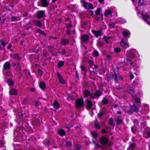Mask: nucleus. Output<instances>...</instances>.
<instances>
[{
	"label": "nucleus",
	"mask_w": 150,
	"mask_h": 150,
	"mask_svg": "<svg viewBox=\"0 0 150 150\" xmlns=\"http://www.w3.org/2000/svg\"><path fill=\"white\" fill-rule=\"evenodd\" d=\"M35 14L36 17L38 19L42 18V20L41 21L43 22L44 23V20L45 19L46 16L45 11L43 10L38 11H37Z\"/></svg>",
	"instance_id": "f03ea898"
},
{
	"label": "nucleus",
	"mask_w": 150,
	"mask_h": 150,
	"mask_svg": "<svg viewBox=\"0 0 150 150\" xmlns=\"http://www.w3.org/2000/svg\"><path fill=\"white\" fill-rule=\"evenodd\" d=\"M57 75L59 79V81L62 83L63 84H64L65 83V82L64 79L62 77V76L60 74L59 72L57 73Z\"/></svg>",
	"instance_id": "ddd939ff"
},
{
	"label": "nucleus",
	"mask_w": 150,
	"mask_h": 150,
	"mask_svg": "<svg viewBox=\"0 0 150 150\" xmlns=\"http://www.w3.org/2000/svg\"><path fill=\"white\" fill-rule=\"evenodd\" d=\"M109 124L111 126H113V120L112 118H110L109 121Z\"/></svg>",
	"instance_id": "3c124183"
},
{
	"label": "nucleus",
	"mask_w": 150,
	"mask_h": 150,
	"mask_svg": "<svg viewBox=\"0 0 150 150\" xmlns=\"http://www.w3.org/2000/svg\"><path fill=\"white\" fill-rule=\"evenodd\" d=\"M108 141V137L106 135L105 136L102 137L100 139V142L102 144L105 145H106Z\"/></svg>",
	"instance_id": "20e7f679"
},
{
	"label": "nucleus",
	"mask_w": 150,
	"mask_h": 150,
	"mask_svg": "<svg viewBox=\"0 0 150 150\" xmlns=\"http://www.w3.org/2000/svg\"><path fill=\"white\" fill-rule=\"evenodd\" d=\"M96 14L97 15H101L102 17H103V15L100 12V8H98L95 11Z\"/></svg>",
	"instance_id": "72a5a7b5"
},
{
	"label": "nucleus",
	"mask_w": 150,
	"mask_h": 150,
	"mask_svg": "<svg viewBox=\"0 0 150 150\" xmlns=\"http://www.w3.org/2000/svg\"><path fill=\"white\" fill-rule=\"evenodd\" d=\"M83 6L85 8L87 9H93L94 8V7L92 4L85 1H83Z\"/></svg>",
	"instance_id": "39448f33"
},
{
	"label": "nucleus",
	"mask_w": 150,
	"mask_h": 150,
	"mask_svg": "<svg viewBox=\"0 0 150 150\" xmlns=\"http://www.w3.org/2000/svg\"><path fill=\"white\" fill-rule=\"evenodd\" d=\"M126 60H127L128 64H130L131 65H132V63L131 62V61L130 59H127Z\"/></svg>",
	"instance_id": "680f3d73"
},
{
	"label": "nucleus",
	"mask_w": 150,
	"mask_h": 150,
	"mask_svg": "<svg viewBox=\"0 0 150 150\" xmlns=\"http://www.w3.org/2000/svg\"><path fill=\"white\" fill-rule=\"evenodd\" d=\"M136 145V144L134 142L131 143L129 146L127 148V150H134Z\"/></svg>",
	"instance_id": "dca6fc26"
},
{
	"label": "nucleus",
	"mask_w": 150,
	"mask_h": 150,
	"mask_svg": "<svg viewBox=\"0 0 150 150\" xmlns=\"http://www.w3.org/2000/svg\"><path fill=\"white\" fill-rule=\"evenodd\" d=\"M115 120L117 125H119L123 122L122 120L119 118H115Z\"/></svg>",
	"instance_id": "c85d7f7f"
},
{
	"label": "nucleus",
	"mask_w": 150,
	"mask_h": 150,
	"mask_svg": "<svg viewBox=\"0 0 150 150\" xmlns=\"http://www.w3.org/2000/svg\"><path fill=\"white\" fill-rule=\"evenodd\" d=\"M101 132L102 134L106 133L107 132L104 129H102L101 130Z\"/></svg>",
	"instance_id": "69168bd1"
},
{
	"label": "nucleus",
	"mask_w": 150,
	"mask_h": 150,
	"mask_svg": "<svg viewBox=\"0 0 150 150\" xmlns=\"http://www.w3.org/2000/svg\"><path fill=\"white\" fill-rule=\"evenodd\" d=\"M11 21L13 22L14 21H19L20 19V18H19L18 17L17 18L16 17L13 16L11 18Z\"/></svg>",
	"instance_id": "58836bf2"
},
{
	"label": "nucleus",
	"mask_w": 150,
	"mask_h": 150,
	"mask_svg": "<svg viewBox=\"0 0 150 150\" xmlns=\"http://www.w3.org/2000/svg\"><path fill=\"white\" fill-rule=\"evenodd\" d=\"M75 148L73 149V150H79L81 149V147L78 145H74Z\"/></svg>",
	"instance_id": "de8ad7c7"
},
{
	"label": "nucleus",
	"mask_w": 150,
	"mask_h": 150,
	"mask_svg": "<svg viewBox=\"0 0 150 150\" xmlns=\"http://www.w3.org/2000/svg\"><path fill=\"white\" fill-rule=\"evenodd\" d=\"M146 1V0H138V4L141 6H143Z\"/></svg>",
	"instance_id": "473e14b6"
},
{
	"label": "nucleus",
	"mask_w": 150,
	"mask_h": 150,
	"mask_svg": "<svg viewBox=\"0 0 150 150\" xmlns=\"http://www.w3.org/2000/svg\"><path fill=\"white\" fill-rule=\"evenodd\" d=\"M134 76L132 74V73L130 74V79H132L134 78Z\"/></svg>",
	"instance_id": "e2e57ef3"
},
{
	"label": "nucleus",
	"mask_w": 150,
	"mask_h": 150,
	"mask_svg": "<svg viewBox=\"0 0 150 150\" xmlns=\"http://www.w3.org/2000/svg\"><path fill=\"white\" fill-rule=\"evenodd\" d=\"M97 45L99 46L102 47L104 45V42L100 41H99L97 43Z\"/></svg>",
	"instance_id": "49530a36"
},
{
	"label": "nucleus",
	"mask_w": 150,
	"mask_h": 150,
	"mask_svg": "<svg viewBox=\"0 0 150 150\" xmlns=\"http://www.w3.org/2000/svg\"><path fill=\"white\" fill-rule=\"evenodd\" d=\"M134 100L136 103L138 104V106H139L140 104L139 99L138 98L136 97L135 98Z\"/></svg>",
	"instance_id": "c03bdc74"
},
{
	"label": "nucleus",
	"mask_w": 150,
	"mask_h": 150,
	"mask_svg": "<svg viewBox=\"0 0 150 150\" xmlns=\"http://www.w3.org/2000/svg\"><path fill=\"white\" fill-rule=\"evenodd\" d=\"M142 16L144 20L147 23L150 25V16L146 14H143Z\"/></svg>",
	"instance_id": "6e6552de"
},
{
	"label": "nucleus",
	"mask_w": 150,
	"mask_h": 150,
	"mask_svg": "<svg viewBox=\"0 0 150 150\" xmlns=\"http://www.w3.org/2000/svg\"><path fill=\"white\" fill-rule=\"evenodd\" d=\"M41 3L42 6L43 7H46L48 6L49 4L47 0H41Z\"/></svg>",
	"instance_id": "a211bd4d"
},
{
	"label": "nucleus",
	"mask_w": 150,
	"mask_h": 150,
	"mask_svg": "<svg viewBox=\"0 0 150 150\" xmlns=\"http://www.w3.org/2000/svg\"><path fill=\"white\" fill-rule=\"evenodd\" d=\"M81 38L82 40L84 42H86L88 40V36L86 35H84L81 36Z\"/></svg>",
	"instance_id": "5701e85b"
},
{
	"label": "nucleus",
	"mask_w": 150,
	"mask_h": 150,
	"mask_svg": "<svg viewBox=\"0 0 150 150\" xmlns=\"http://www.w3.org/2000/svg\"><path fill=\"white\" fill-rule=\"evenodd\" d=\"M86 108L88 110L91 109L93 106L92 102L89 99H87L86 103Z\"/></svg>",
	"instance_id": "9d476101"
},
{
	"label": "nucleus",
	"mask_w": 150,
	"mask_h": 150,
	"mask_svg": "<svg viewBox=\"0 0 150 150\" xmlns=\"http://www.w3.org/2000/svg\"><path fill=\"white\" fill-rule=\"evenodd\" d=\"M117 21L118 22L120 23H126V21L125 19L121 18H118L117 19Z\"/></svg>",
	"instance_id": "c9c22d12"
},
{
	"label": "nucleus",
	"mask_w": 150,
	"mask_h": 150,
	"mask_svg": "<svg viewBox=\"0 0 150 150\" xmlns=\"http://www.w3.org/2000/svg\"><path fill=\"white\" fill-rule=\"evenodd\" d=\"M17 91L14 88H11L9 92L10 95H15L17 94Z\"/></svg>",
	"instance_id": "2eb2a0df"
},
{
	"label": "nucleus",
	"mask_w": 150,
	"mask_h": 150,
	"mask_svg": "<svg viewBox=\"0 0 150 150\" xmlns=\"http://www.w3.org/2000/svg\"><path fill=\"white\" fill-rule=\"evenodd\" d=\"M133 122L136 124L137 125H138V120L136 119H134L133 120Z\"/></svg>",
	"instance_id": "052dcab7"
},
{
	"label": "nucleus",
	"mask_w": 150,
	"mask_h": 150,
	"mask_svg": "<svg viewBox=\"0 0 150 150\" xmlns=\"http://www.w3.org/2000/svg\"><path fill=\"white\" fill-rule=\"evenodd\" d=\"M93 33L94 35L95 36L98 37V36L101 35L102 31L101 30L98 31L93 30Z\"/></svg>",
	"instance_id": "f3484780"
},
{
	"label": "nucleus",
	"mask_w": 150,
	"mask_h": 150,
	"mask_svg": "<svg viewBox=\"0 0 150 150\" xmlns=\"http://www.w3.org/2000/svg\"><path fill=\"white\" fill-rule=\"evenodd\" d=\"M75 105L76 107L79 108L84 105V101L83 99H78L75 101Z\"/></svg>",
	"instance_id": "423d86ee"
},
{
	"label": "nucleus",
	"mask_w": 150,
	"mask_h": 150,
	"mask_svg": "<svg viewBox=\"0 0 150 150\" xmlns=\"http://www.w3.org/2000/svg\"><path fill=\"white\" fill-rule=\"evenodd\" d=\"M114 25L115 24L114 23L110 24L109 25V26L110 27H111V28H114Z\"/></svg>",
	"instance_id": "338daca9"
},
{
	"label": "nucleus",
	"mask_w": 150,
	"mask_h": 150,
	"mask_svg": "<svg viewBox=\"0 0 150 150\" xmlns=\"http://www.w3.org/2000/svg\"><path fill=\"white\" fill-rule=\"evenodd\" d=\"M11 64L9 62H7L5 63L3 66V70L5 71V70H8L10 69Z\"/></svg>",
	"instance_id": "9b49d317"
},
{
	"label": "nucleus",
	"mask_w": 150,
	"mask_h": 150,
	"mask_svg": "<svg viewBox=\"0 0 150 150\" xmlns=\"http://www.w3.org/2000/svg\"><path fill=\"white\" fill-rule=\"evenodd\" d=\"M121 46H122L124 48H127L129 47L128 45L123 40L120 43Z\"/></svg>",
	"instance_id": "bb28decb"
},
{
	"label": "nucleus",
	"mask_w": 150,
	"mask_h": 150,
	"mask_svg": "<svg viewBox=\"0 0 150 150\" xmlns=\"http://www.w3.org/2000/svg\"><path fill=\"white\" fill-rule=\"evenodd\" d=\"M15 69H16V71L18 72H20V73H21V69L19 63H17V65L16 67L15 68Z\"/></svg>",
	"instance_id": "7c9ffc66"
},
{
	"label": "nucleus",
	"mask_w": 150,
	"mask_h": 150,
	"mask_svg": "<svg viewBox=\"0 0 150 150\" xmlns=\"http://www.w3.org/2000/svg\"><path fill=\"white\" fill-rule=\"evenodd\" d=\"M122 34L124 37H127L130 34V32L127 30H124L122 32Z\"/></svg>",
	"instance_id": "e433bc0d"
},
{
	"label": "nucleus",
	"mask_w": 150,
	"mask_h": 150,
	"mask_svg": "<svg viewBox=\"0 0 150 150\" xmlns=\"http://www.w3.org/2000/svg\"><path fill=\"white\" fill-rule=\"evenodd\" d=\"M102 103L103 105L107 104L108 103V100L105 98H104L102 100Z\"/></svg>",
	"instance_id": "f704fd0d"
},
{
	"label": "nucleus",
	"mask_w": 150,
	"mask_h": 150,
	"mask_svg": "<svg viewBox=\"0 0 150 150\" xmlns=\"http://www.w3.org/2000/svg\"><path fill=\"white\" fill-rule=\"evenodd\" d=\"M93 55L96 57L98 56L99 55L98 52L96 50H94L93 52Z\"/></svg>",
	"instance_id": "603ef678"
},
{
	"label": "nucleus",
	"mask_w": 150,
	"mask_h": 150,
	"mask_svg": "<svg viewBox=\"0 0 150 150\" xmlns=\"http://www.w3.org/2000/svg\"><path fill=\"white\" fill-rule=\"evenodd\" d=\"M7 82L9 86H11L14 85L13 82L11 79H8L7 81Z\"/></svg>",
	"instance_id": "4c0bfd02"
},
{
	"label": "nucleus",
	"mask_w": 150,
	"mask_h": 150,
	"mask_svg": "<svg viewBox=\"0 0 150 150\" xmlns=\"http://www.w3.org/2000/svg\"><path fill=\"white\" fill-rule=\"evenodd\" d=\"M17 65V63H16L13 62V67H14V68L16 67Z\"/></svg>",
	"instance_id": "0e129e2a"
},
{
	"label": "nucleus",
	"mask_w": 150,
	"mask_h": 150,
	"mask_svg": "<svg viewBox=\"0 0 150 150\" xmlns=\"http://www.w3.org/2000/svg\"><path fill=\"white\" fill-rule=\"evenodd\" d=\"M128 55L129 57L131 59L134 58L135 56L134 54L132 52L129 53Z\"/></svg>",
	"instance_id": "37998d69"
},
{
	"label": "nucleus",
	"mask_w": 150,
	"mask_h": 150,
	"mask_svg": "<svg viewBox=\"0 0 150 150\" xmlns=\"http://www.w3.org/2000/svg\"><path fill=\"white\" fill-rule=\"evenodd\" d=\"M10 56L14 59L17 60H20L21 59V57L17 53L11 54H10Z\"/></svg>",
	"instance_id": "1a4fd4ad"
},
{
	"label": "nucleus",
	"mask_w": 150,
	"mask_h": 150,
	"mask_svg": "<svg viewBox=\"0 0 150 150\" xmlns=\"http://www.w3.org/2000/svg\"><path fill=\"white\" fill-rule=\"evenodd\" d=\"M24 113V112L22 111L21 112H19L18 115L20 117L22 118L23 115Z\"/></svg>",
	"instance_id": "13d9d810"
},
{
	"label": "nucleus",
	"mask_w": 150,
	"mask_h": 150,
	"mask_svg": "<svg viewBox=\"0 0 150 150\" xmlns=\"http://www.w3.org/2000/svg\"><path fill=\"white\" fill-rule=\"evenodd\" d=\"M58 134L60 136H63L66 134L65 132L62 129H59L58 131Z\"/></svg>",
	"instance_id": "a878e982"
},
{
	"label": "nucleus",
	"mask_w": 150,
	"mask_h": 150,
	"mask_svg": "<svg viewBox=\"0 0 150 150\" xmlns=\"http://www.w3.org/2000/svg\"><path fill=\"white\" fill-rule=\"evenodd\" d=\"M121 50L120 49L119 47L116 48L114 49V51L116 53H119Z\"/></svg>",
	"instance_id": "864d4df0"
},
{
	"label": "nucleus",
	"mask_w": 150,
	"mask_h": 150,
	"mask_svg": "<svg viewBox=\"0 0 150 150\" xmlns=\"http://www.w3.org/2000/svg\"><path fill=\"white\" fill-rule=\"evenodd\" d=\"M72 27V25L70 23H69V24H66V27L67 29L70 28H71Z\"/></svg>",
	"instance_id": "4d7b16f0"
},
{
	"label": "nucleus",
	"mask_w": 150,
	"mask_h": 150,
	"mask_svg": "<svg viewBox=\"0 0 150 150\" xmlns=\"http://www.w3.org/2000/svg\"><path fill=\"white\" fill-rule=\"evenodd\" d=\"M138 107L133 105L131 106V109L128 112V113L129 114H132L134 112H137L138 111Z\"/></svg>",
	"instance_id": "0eeeda50"
},
{
	"label": "nucleus",
	"mask_w": 150,
	"mask_h": 150,
	"mask_svg": "<svg viewBox=\"0 0 150 150\" xmlns=\"http://www.w3.org/2000/svg\"><path fill=\"white\" fill-rule=\"evenodd\" d=\"M44 144L47 146H48L50 144V142L49 140L46 139L43 141Z\"/></svg>",
	"instance_id": "a19ab883"
},
{
	"label": "nucleus",
	"mask_w": 150,
	"mask_h": 150,
	"mask_svg": "<svg viewBox=\"0 0 150 150\" xmlns=\"http://www.w3.org/2000/svg\"><path fill=\"white\" fill-rule=\"evenodd\" d=\"M61 44L64 45H68L69 43V41L68 39H62L61 42Z\"/></svg>",
	"instance_id": "aec40b11"
},
{
	"label": "nucleus",
	"mask_w": 150,
	"mask_h": 150,
	"mask_svg": "<svg viewBox=\"0 0 150 150\" xmlns=\"http://www.w3.org/2000/svg\"><path fill=\"white\" fill-rule=\"evenodd\" d=\"M131 131L132 133L134 134L136 131V127L135 126L132 127L131 128Z\"/></svg>",
	"instance_id": "09e8293b"
},
{
	"label": "nucleus",
	"mask_w": 150,
	"mask_h": 150,
	"mask_svg": "<svg viewBox=\"0 0 150 150\" xmlns=\"http://www.w3.org/2000/svg\"><path fill=\"white\" fill-rule=\"evenodd\" d=\"M53 106L56 109H57L59 107V105L58 102L55 100L53 104Z\"/></svg>",
	"instance_id": "393cba45"
},
{
	"label": "nucleus",
	"mask_w": 150,
	"mask_h": 150,
	"mask_svg": "<svg viewBox=\"0 0 150 150\" xmlns=\"http://www.w3.org/2000/svg\"><path fill=\"white\" fill-rule=\"evenodd\" d=\"M94 125L95 128L97 129H99L101 127L99 122L97 119H96L94 121Z\"/></svg>",
	"instance_id": "f8f14e48"
},
{
	"label": "nucleus",
	"mask_w": 150,
	"mask_h": 150,
	"mask_svg": "<svg viewBox=\"0 0 150 150\" xmlns=\"http://www.w3.org/2000/svg\"><path fill=\"white\" fill-rule=\"evenodd\" d=\"M147 136V137L149 138L150 137V132H147L146 134Z\"/></svg>",
	"instance_id": "774afa93"
},
{
	"label": "nucleus",
	"mask_w": 150,
	"mask_h": 150,
	"mask_svg": "<svg viewBox=\"0 0 150 150\" xmlns=\"http://www.w3.org/2000/svg\"><path fill=\"white\" fill-rule=\"evenodd\" d=\"M0 41L1 42V44L2 45V46L3 47H4L5 46L6 44L7 43H5L4 42V40L2 39L1 40H0Z\"/></svg>",
	"instance_id": "8fccbe9b"
},
{
	"label": "nucleus",
	"mask_w": 150,
	"mask_h": 150,
	"mask_svg": "<svg viewBox=\"0 0 150 150\" xmlns=\"http://www.w3.org/2000/svg\"><path fill=\"white\" fill-rule=\"evenodd\" d=\"M66 51L65 50L62 49L61 51H59L58 52L59 54H65Z\"/></svg>",
	"instance_id": "5fc2aeb1"
},
{
	"label": "nucleus",
	"mask_w": 150,
	"mask_h": 150,
	"mask_svg": "<svg viewBox=\"0 0 150 150\" xmlns=\"http://www.w3.org/2000/svg\"><path fill=\"white\" fill-rule=\"evenodd\" d=\"M91 94H92V93L91 94L90 92L87 89H85L83 92L84 96L85 98L89 96L90 98V96L91 95Z\"/></svg>",
	"instance_id": "4468645a"
},
{
	"label": "nucleus",
	"mask_w": 150,
	"mask_h": 150,
	"mask_svg": "<svg viewBox=\"0 0 150 150\" xmlns=\"http://www.w3.org/2000/svg\"><path fill=\"white\" fill-rule=\"evenodd\" d=\"M102 94V93L100 90H96L90 96V99H94L96 98H98Z\"/></svg>",
	"instance_id": "7ed1b4c3"
},
{
	"label": "nucleus",
	"mask_w": 150,
	"mask_h": 150,
	"mask_svg": "<svg viewBox=\"0 0 150 150\" xmlns=\"http://www.w3.org/2000/svg\"><path fill=\"white\" fill-rule=\"evenodd\" d=\"M39 86L40 88L43 90H44L45 88V83L43 81L40 83Z\"/></svg>",
	"instance_id": "c756f323"
},
{
	"label": "nucleus",
	"mask_w": 150,
	"mask_h": 150,
	"mask_svg": "<svg viewBox=\"0 0 150 150\" xmlns=\"http://www.w3.org/2000/svg\"><path fill=\"white\" fill-rule=\"evenodd\" d=\"M91 134L92 136L94 138H96L98 136V134L95 131H91Z\"/></svg>",
	"instance_id": "2f4dec72"
},
{
	"label": "nucleus",
	"mask_w": 150,
	"mask_h": 150,
	"mask_svg": "<svg viewBox=\"0 0 150 150\" xmlns=\"http://www.w3.org/2000/svg\"><path fill=\"white\" fill-rule=\"evenodd\" d=\"M105 114V112H101L100 110V111L97 114V117L98 118L102 117Z\"/></svg>",
	"instance_id": "ea45409f"
},
{
	"label": "nucleus",
	"mask_w": 150,
	"mask_h": 150,
	"mask_svg": "<svg viewBox=\"0 0 150 150\" xmlns=\"http://www.w3.org/2000/svg\"><path fill=\"white\" fill-rule=\"evenodd\" d=\"M37 32L39 33L40 34H43L44 35H46V34L42 30L40 29H38L37 30Z\"/></svg>",
	"instance_id": "a18cd8bd"
},
{
	"label": "nucleus",
	"mask_w": 150,
	"mask_h": 150,
	"mask_svg": "<svg viewBox=\"0 0 150 150\" xmlns=\"http://www.w3.org/2000/svg\"><path fill=\"white\" fill-rule=\"evenodd\" d=\"M64 62L63 61H60L58 63V67L60 68L62 67L64 64Z\"/></svg>",
	"instance_id": "79ce46f5"
},
{
	"label": "nucleus",
	"mask_w": 150,
	"mask_h": 150,
	"mask_svg": "<svg viewBox=\"0 0 150 150\" xmlns=\"http://www.w3.org/2000/svg\"><path fill=\"white\" fill-rule=\"evenodd\" d=\"M88 63L91 66H92L93 65V61L91 60H89L88 61Z\"/></svg>",
	"instance_id": "bf43d9fd"
},
{
	"label": "nucleus",
	"mask_w": 150,
	"mask_h": 150,
	"mask_svg": "<svg viewBox=\"0 0 150 150\" xmlns=\"http://www.w3.org/2000/svg\"><path fill=\"white\" fill-rule=\"evenodd\" d=\"M66 145L67 147H70L71 145V143L69 141L66 142Z\"/></svg>",
	"instance_id": "6e6d98bb"
},
{
	"label": "nucleus",
	"mask_w": 150,
	"mask_h": 150,
	"mask_svg": "<svg viewBox=\"0 0 150 150\" xmlns=\"http://www.w3.org/2000/svg\"><path fill=\"white\" fill-rule=\"evenodd\" d=\"M80 68L81 69L82 71L83 72L82 73L83 74L84 76L86 75V72L87 71V70L86 68L83 65L81 66H80Z\"/></svg>",
	"instance_id": "cd10ccee"
},
{
	"label": "nucleus",
	"mask_w": 150,
	"mask_h": 150,
	"mask_svg": "<svg viewBox=\"0 0 150 150\" xmlns=\"http://www.w3.org/2000/svg\"><path fill=\"white\" fill-rule=\"evenodd\" d=\"M127 91L128 93L130 94L131 95H132L134 92V91L133 88L130 86L128 87Z\"/></svg>",
	"instance_id": "b1692460"
},
{
	"label": "nucleus",
	"mask_w": 150,
	"mask_h": 150,
	"mask_svg": "<svg viewBox=\"0 0 150 150\" xmlns=\"http://www.w3.org/2000/svg\"><path fill=\"white\" fill-rule=\"evenodd\" d=\"M3 73L4 75L6 76V78H7V76H10L12 75L11 72L9 71H7L6 72L5 71H4Z\"/></svg>",
	"instance_id": "4be33fe9"
},
{
	"label": "nucleus",
	"mask_w": 150,
	"mask_h": 150,
	"mask_svg": "<svg viewBox=\"0 0 150 150\" xmlns=\"http://www.w3.org/2000/svg\"><path fill=\"white\" fill-rule=\"evenodd\" d=\"M34 23L35 26L39 27H41L42 23L41 21L38 20H35Z\"/></svg>",
	"instance_id": "6ab92c4d"
},
{
	"label": "nucleus",
	"mask_w": 150,
	"mask_h": 150,
	"mask_svg": "<svg viewBox=\"0 0 150 150\" xmlns=\"http://www.w3.org/2000/svg\"><path fill=\"white\" fill-rule=\"evenodd\" d=\"M105 15L108 18H111L112 16L111 11L110 10L107 11L105 12Z\"/></svg>",
	"instance_id": "412c9836"
},
{
	"label": "nucleus",
	"mask_w": 150,
	"mask_h": 150,
	"mask_svg": "<svg viewBox=\"0 0 150 150\" xmlns=\"http://www.w3.org/2000/svg\"><path fill=\"white\" fill-rule=\"evenodd\" d=\"M113 79L115 83H117L118 81L122 80L123 78L120 76L118 73H116L114 71V73L112 74H109L106 76L105 79L108 81H110L111 79Z\"/></svg>",
	"instance_id": "f257e3e1"
}]
</instances>
